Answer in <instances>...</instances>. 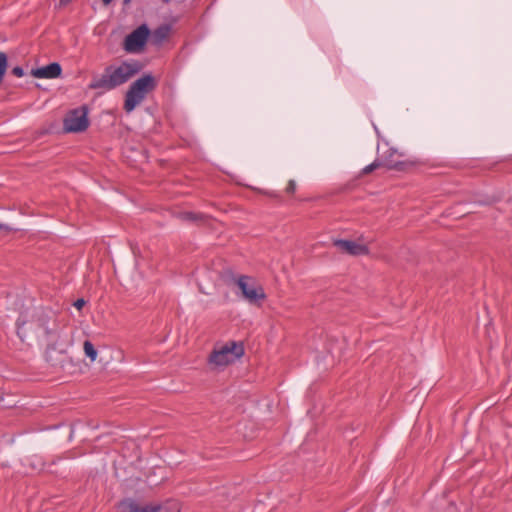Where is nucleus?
Listing matches in <instances>:
<instances>
[{
	"instance_id": "22",
	"label": "nucleus",
	"mask_w": 512,
	"mask_h": 512,
	"mask_svg": "<svg viewBox=\"0 0 512 512\" xmlns=\"http://www.w3.org/2000/svg\"><path fill=\"white\" fill-rule=\"evenodd\" d=\"M131 2V0H123L124 5H128Z\"/></svg>"
},
{
	"instance_id": "15",
	"label": "nucleus",
	"mask_w": 512,
	"mask_h": 512,
	"mask_svg": "<svg viewBox=\"0 0 512 512\" xmlns=\"http://www.w3.org/2000/svg\"><path fill=\"white\" fill-rule=\"evenodd\" d=\"M382 165H383V163H382V162H380V161H377V160H376V161H374L373 163H371V164H369V165L365 166V167L363 168V170H362V173H363V174H369V173H371L372 171H374L375 169L379 168V167H380V166H382Z\"/></svg>"
},
{
	"instance_id": "25",
	"label": "nucleus",
	"mask_w": 512,
	"mask_h": 512,
	"mask_svg": "<svg viewBox=\"0 0 512 512\" xmlns=\"http://www.w3.org/2000/svg\"><path fill=\"white\" fill-rule=\"evenodd\" d=\"M2 228V224H0V229Z\"/></svg>"
},
{
	"instance_id": "19",
	"label": "nucleus",
	"mask_w": 512,
	"mask_h": 512,
	"mask_svg": "<svg viewBox=\"0 0 512 512\" xmlns=\"http://www.w3.org/2000/svg\"><path fill=\"white\" fill-rule=\"evenodd\" d=\"M85 305V300L84 299H77L75 302H74V306L78 309V310H81L82 307Z\"/></svg>"
},
{
	"instance_id": "21",
	"label": "nucleus",
	"mask_w": 512,
	"mask_h": 512,
	"mask_svg": "<svg viewBox=\"0 0 512 512\" xmlns=\"http://www.w3.org/2000/svg\"><path fill=\"white\" fill-rule=\"evenodd\" d=\"M113 0H102L103 5L108 6Z\"/></svg>"
},
{
	"instance_id": "17",
	"label": "nucleus",
	"mask_w": 512,
	"mask_h": 512,
	"mask_svg": "<svg viewBox=\"0 0 512 512\" xmlns=\"http://www.w3.org/2000/svg\"><path fill=\"white\" fill-rule=\"evenodd\" d=\"M296 191V182L295 180H289L288 184H287V187H286V192L288 194H293L295 193Z\"/></svg>"
},
{
	"instance_id": "3",
	"label": "nucleus",
	"mask_w": 512,
	"mask_h": 512,
	"mask_svg": "<svg viewBox=\"0 0 512 512\" xmlns=\"http://www.w3.org/2000/svg\"><path fill=\"white\" fill-rule=\"evenodd\" d=\"M234 283L241 291L242 298L249 304L261 306L266 299V293L255 278L248 275H239L233 278Z\"/></svg>"
},
{
	"instance_id": "11",
	"label": "nucleus",
	"mask_w": 512,
	"mask_h": 512,
	"mask_svg": "<svg viewBox=\"0 0 512 512\" xmlns=\"http://www.w3.org/2000/svg\"><path fill=\"white\" fill-rule=\"evenodd\" d=\"M170 28L167 25H163L155 29L153 32L150 31V41L153 45H161L169 36Z\"/></svg>"
},
{
	"instance_id": "18",
	"label": "nucleus",
	"mask_w": 512,
	"mask_h": 512,
	"mask_svg": "<svg viewBox=\"0 0 512 512\" xmlns=\"http://www.w3.org/2000/svg\"><path fill=\"white\" fill-rule=\"evenodd\" d=\"M11 72L16 77H22L24 75V70L20 66L14 67Z\"/></svg>"
},
{
	"instance_id": "2",
	"label": "nucleus",
	"mask_w": 512,
	"mask_h": 512,
	"mask_svg": "<svg viewBox=\"0 0 512 512\" xmlns=\"http://www.w3.org/2000/svg\"><path fill=\"white\" fill-rule=\"evenodd\" d=\"M156 86V79L151 74H146L134 81L126 92L124 110L131 113Z\"/></svg>"
},
{
	"instance_id": "6",
	"label": "nucleus",
	"mask_w": 512,
	"mask_h": 512,
	"mask_svg": "<svg viewBox=\"0 0 512 512\" xmlns=\"http://www.w3.org/2000/svg\"><path fill=\"white\" fill-rule=\"evenodd\" d=\"M88 111L85 106L73 109L67 113L63 120V129L67 133H79L89 126Z\"/></svg>"
},
{
	"instance_id": "7",
	"label": "nucleus",
	"mask_w": 512,
	"mask_h": 512,
	"mask_svg": "<svg viewBox=\"0 0 512 512\" xmlns=\"http://www.w3.org/2000/svg\"><path fill=\"white\" fill-rule=\"evenodd\" d=\"M149 36L150 29L142 24L125 37L123 49L128 53H140L144 50Z\"/></svg>"
},
{
	"instance_id": "12",
	"label": "nucleus",
	"mask_w": 512,
	"mask_h": 512,
	"mask_svg": "<svg viewBox=\"0 0 512 512\" xmlns=\"http://www.w3.org/2000/svg\"><path fill=\"white\" fill-rule=\"evenodd\" d=\"M83 349L85 355L93 362L97 358V350L94 347L93 343L89 340H86L83 344Z\"/></svg>"
},
{
	"instance_id": "4",
	"label": "nucleus",
	"mask_w": 512,
	"mask_h": 512,
	"mask_svg": "<svg viewBox=\"0 0 512 512\" xmlns=\"http://www.w3.org/2000/svg\"><path fill=\"white\" fill-rule=\"evenodd\" d=\"M244 354L243 345L235 341H230L219 348H215L209 355V364L215 368L225 367Z\"/></svg>"
},
{
	"instance_id": "20",
	"label": "nucleus",
	"mask_w": 512,
	"mask_h": 512,
	"mask_svg": "<svg viewBox=\"0 0 512 512\" xmlns=\"http://www.w3.org/2000/svg\"><path fill=\"white\" fill-rule=\"evenodd\" d=\"M72 0H59V6L65 7L67 6Z\"/></svg>"
},
{
	"instance_id": "9",
	"label": "nucleus",
	"mask_w": 512,
	"mask_h": 512,
	"mask_svg": "<svg viewBox=\"0 0 512 512\" xmlns=\"http://www.w3.org/2000/svg\"><path fill=\"white\" fill-rule=\"evenodd\" d=\"M62 68L59 63L53 62L46 66L31 70V75L39 79H53L61 75Z\"/></svg>"
},
{
	"instance_id": "23",
	"label": "nucleus",
	"mask_w": 512,
	"mask_h": 512,
	"mask_svg": "<svg viewBox=\"0 0 512 512\" xmlns=\"http://www.w3.org/2000/svg\"><path fill=\"white\" fill-rule=\"evenodd\" d=\"M21 329H22V327H21V326H18V334H19V335H20V333H21Z\"/></svg>"
},
{
	"instance_id": "13",
	"label": "nucleus",
	"mask_w": 512,
	"mask_h": 512,
	"mask_svg": "<svg viewBox=\"0 0 512 512\" xmlns=\"http://www.w3.org/2000/svg\"><path fill=\"white\" fill-rule=\"evenodd\" d=\"M37 325L43 330L46 337L54 334V329L48 327V320L46 316L39 317L37 320Z\"/></svg>"
},
{
	"instance_id": "14",
	"label": "nucleus",
	"mask_w": 512,
	"mask_h": 512,
	"mask_svg": "<svg viewBox=\"0 0 512 512\" xmlns=\"http://www.w3.org/2000/svg\"><path fill=\"white\" fill-rule=\"evenodd\" d=\"M8 67V57L5 52L0 51V83L2 82L4 75Z\"/></svg>"
},
{
	"instance_id": "10",
	"label": "nucleus",
	"mask_w": 512,
	"mask_h": 512,
	"mask_svg": "<svg viewBox=\"0 0 512 512\" xmlns=\"http://www.w3.org/2000/svg\"><path fill=\"white\" fill-rule=\"evenodd\" d=\"M395 154H397V151H395L393 149H390L389 150V156L386 157V159H385V163L384 164L389 169H394V170H398V171H404V170H407L410 167L416 166L419 163L416 160H410V159L403 160V161L394 160L392 157Z\"/></svg>"
},
{
	"instance_id": "5",
	"label": "nucleus",
	"mask_w": 512,
	"mask_h": 512,
	"mask_svg": "<svg viewBox=\"0 0 512 512\" xmlns=\"http://www.w3.org/2000/svg\"><path fill=\"white\" fill-rule=\"evenodd\" d=\"M118 512H181V508L179 502L175 500L139 506L134 500L125 499L119 503Z\"/></svg>"
},
{
	"instance_id": "8",
	"label": "nucleus",
	"mask_w": 512,
	"mask_h": 512,
	"mask_svg": "<svg viewBox=\"0 0 512 512\" xmlns=\"http://www.w3.org/2000/svg\"><path fill=\"white\" fill-rule=\"evenodd\" d=\"M334 245L342 252L353 256L367 255L369 253L366 245L358 244L351 240L338 239L334 241Z\"/></svg>"
},
{
	"instance_id": "16",
	"label": "nucleus",
	"mask_w": 512,
	"mask_h": 512,
	"mask_svg": "<svg viewBox=\"0 0 512 512\" xmlns=\"http://www.w3.org/2000/svg\"><path fill=\"white\" fill-rule=\"evenodd\" d=\"M182 217L184 220H188V221H197L199 219H202L201 214H196L193 212H185L182 214Z\"/></svg>"
},
{
	"instance_id": "24",
	"label": "nucleus",
	"mask_w": 512,
	"mask_h": 512,
	"mask_svg": "<svg viewBox=\"0 0 512 512\" xmlns=\"http://www.w3.org/2000/svg\"><path fill=\"white\" fill-rule=\"evenodd\" d=\"M162 1H163V2H165V3H168V2H170L171 0H162Z\"/></svg>"
},
{
	"instance_id": "1",
	"label": "nucleus",
	"mask_w": 512,
	"mask_h": 512,
	"mask_svg": "<svg viewBox=\"0 0 512 512\" xmlns=\"http://www.w3.org/2000/svg\"><path fill=\"white\" fill-rule=\"evenodd\" d=\"M139 71L137 63L122 62L118 66H107L104 72L94 77L89 84L90 89L110 91L126 83Z\"/></svg>"
}]
</instances>
